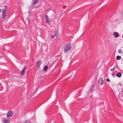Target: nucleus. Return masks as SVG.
Returning <instances> with one entry per match:
<instances>
[{"mask_svg":"<svg viewBox=\"0 0 123 123\" xmlns=\"http://www.w3.org/2000/svg\"><path fill=\"white\" fill-rule=\"evenodd\" d=\"M3 8L2 10V20L5 21L6 16V11L8 8L7 6L5 5H4Z\"/></svg>","mask_w":123,"mask_h":123,"instance_id":"nucleus-1","label":"nucleus"},{"mask_svg":"<svg viewBox=\"0 0 123 123\" xmlns=\"http://www.w3.org/2000/svg\"><path fill=\"white\" fill-rule=\"evenodd\" d=\"M71 46L69 44H67L65 46L64 51V52H67L71 49Z\"/></svg>","mask_w":123,"mask_h":123,"instance_id":"nucleus-2","label":"nucleus"},{"mask_svg":"<svg viewBox=\"0 0 123 123\" xmlns=\"http://www.w3.org/2000/svg\"><path fill=\"white\" fill-rule=\"evenodd\" d=\"M13 115V113L11 111H9L8 112L7 114V116L8 117H11Z\"/></svg>","mask_w":123,"mask_h":123,"instance_id":"nucleus-3","label":"nucleus"},{"mask_svg":"<svg viewBox=\"0 0 123 123\" xmlns=\"http://www.w3.org/2000/svg\"><path fill=\"white\" fill-rule=\"evenodd\" d=\"M26 68V66L24 67V68L23 69L21 72V75H24L25 72V70Z\"/></svg>","mask_w":123,"mask_h":123,"instance_id":"nucleus-4","label":"nucleus"},{"mask_svg":"<svg viewBox=\"0 0 123 123\" xmlns=\"http://www.w3.org/2000/svg\"><path fill=\"white\" fill-rule=\"evenodd\" d=\"M113 35L115 38H117L119 36V34L116 32H114L113 33Z\"/></svg>","mask_w":123,"mask_h":123,"instance_id":"nucleus-5","label":"nucleus"},{"mask_svg":"<svg viewBox=\"0 0 123 123\" xmlns=\"http://www.w3.org/2000/svg\"><path fill=\"white\" fill-rule=\"evenodd\" d=\"M39 0H33L32 1V4L34 6L36 5L38 2Z\"/></svg>","mask_w":123,"mask_h":123,"instance_id":"nucleus-6","label":"nucleus"},{"mask_svg":"<svg viewBox=\"0 0 123 123\" xmlns=\"http://www.w3.org/2000/svg\"><path fill=\"white\" fill-rule=\"evenodd\" d=\"M98 82L101 85H102L104 83V81L102 78H100L99 79Z\"/></svg>","mask_w":123,"mask_h":123,"instance_id":"nucleus-7","label":"nucleus"},{"mask_svg":"<svg viewBox=\"0 0 123 123\" xmlns=\"http://www.w3.org/2000/svg\"><path fill=\"white\" fill-rule=\"evenodd\" d=\"M122 74L120 72H119L117 73L116 74V76L118 77H120L122 76Z\"/></svg>","mask_w":123,"mask_h":123,"instance_id":"nucleus-8","label":"nucleus"},{"mask_svg":"<svg viewBox=\"0 0 123 123\" xmlns=\"http://www.w3.org/2000/svg\"><path fill=\"white\" fill-rule=\"evenodd\" d=\"M41 63V60L37 62V67L39 68Z\"/></svg>","mask_w":123,"mask_h":123,"instance_id":"nucleus-9","label":"nucleus"},{"mask_svg":"<svg viewBox=\"0 0 123 123\" xmlns=\"http://www.w3.org/2000/svg\"><path fill=\"white\" fill-rule=\"evenodd\" d=\"M3 122L4 123H10L9 120L7 119H5L3 120Z\"/></svg>","mask_w":123,"mask_h":123,"instance_id":"nucleus-10","label":"nucleus"},{"mask_svg":"<svg viewBox=\"0 0 123 123\" xmlns=\"http://www.w3.org/2000/svg\"><path fill=\"white\" fill-rule=\"evenodd\" d=\"M46 21L48 24H50L51 22L48 19H47V17H46Z\"/></svg>","mask_w":123,"mask_h":123,"instance_id":"nucleus-11","label":"nucleus"},{"mask_svg":"<svg viewBox=\"0 0 123 123\" xmlns=\"http://www.w3.org/2000/svg\"><path fill=\"white\" fill-rule=\"evenodd\" d=\"M118 52L120 54H122L123 53L121 49H119L118 50Z\"/></svg>","mask_w":123,"mask_h":123,"instance_id":"nucleus-12","label":"nucleus"},{"mask_svg":"<svg viewBox=\"0 0 123 123\" xmlns=\"http://www.w3.org/2000/svg\"><path fill=\"white\" fill-rule=\"evenodd\" d=\"M48 68V66L47 65H46L43 68V69L45 71H46Z\"/></svg>","mask_w":123,"mask_h":123,"instance_id":"nucleus-13","label":"nucleus"},{"mask_svg":"<svg viewBox=\"0 0 123 123\" xmlns=\"http://www.w3.org/2000/svg\"><path fill=\"white\" fill-rule=\"evenodd\" d=\"M121 57L120 56L118 55L116 57V59L117 60H119L121 59Z\"/></svg>","mask_w":123,"mask_h":123,"instance_id":"nucleus-14","label":"nucleus"},{"mask_svg":"<svg viewBox=\"0 0 123 123\" xmlns=\"http://www.w3.org/2000/svg\"><path fill=\"white\" fill-rule=\"evenodd\" d=\"M25 123H31L30 121L27 120L25 121Z\"/></svg>","mask_w":123,"mask_h":123,"instance_id":"nucleus-15","label":"nucleus"},{"mask_svg":"<svg viewBox=\"0 0 123 123\" xmlns=\"http://www.w3.org/2000/svg\"><path fill=\"white\" fill-rule=\"evenodd\" d=\"M54 35H52L51 36V39H52L54 37Z\"/></svg>","mask_w":123,"mask_h":123,"instance_id":"nucleus-16","label":"nucleus"},{"mask_svg":"<svg viewBox=\"0 0 123 123\" xmlns=\"http://www.w3.org/2000/svg\"><path fill=\"white\" fill-rule=\"evenodd\" d=\"M106 81L107 82H109L110 81V80H109V79L107 78L106 79Z\"/></svg>","mask_w":123,"mask_h":123,"instance_id":"nucleus-17","label":"nucleus"},{"mask_svg":"<svg viewBox=\"0 0 123 123\" xmlns=\"http://www.w3.org/2000/svg\"><path fill=\"white\" fill-rule=\"evenodd\" d=\"M112 75L113 77H114L115 75V74H114L113 73V74H112Z\"/></svg>","mask_w":123,"mask_h":123,"instance_id":"nucleus-18","label":"nucleus"},{"mask_svg":"<svg viewBox=\"0 0 123 123\" xmlns=\"http://www.w3.org/2000/svg\"><path fill=\"white\" fill-rule=\"evenodd\" d=\"M114 68H113L112 69H111V71L112 70H114Z\"/></svg>","mask_w":123,"mask_h":123,"instance_id":"nucleus-19","label":"nucleus"},{"mask_svg":"<svg viewBox=\"0 0 123 123\" xmlns=\"http://www.w3.org/2000/svg\"><path fill=\"white\" fill-rule=\"evenodd\" d=\"M30 20L29 19H28V24H29L30 23Z\"/></svg>","mask_w":123,"mask_h":123,"instance_id":"nucleus-20","label":"nucleus"},{"mask_svg":"<svg viewBox=\"0 0 123 123\" xmlns=\"http://www.w3.org/2000/svg\"><path fill=\"white\" fill-rule=\"evenodd\" d=\"M121 96L123 97V93H122Z\"/></svg>","mask_w":123,"mask_h":123,"instance_id":"nucleus-21","label":"nucleus"},{"mask_svg":"<svg viewBox=\"0 0 123 123\" xmlns=\"http://www.w3.org/2000/svg\"><path fill=\"white\" fill-rule=\"evenodd\" d=\"M1 11V10L0 9V13Z\"/></svg>","mask_w":123,"mask_h":123,"instance_id":"nucleus-22","label":"nucleus"},{"mask_svg":"<svg viewBox=\"0 0 123 123\" xmlns=\"http://www.w3.org/2000/svg\"><path fill=\"white\" fill-rule=\"evenodd\" d=\"M122 38H123V35L122 36Z\"/></svg>","mask_w":123,"mask_h":123,"instance_id":"nucleus-23","label":"nucleus"},{"mask_svg":"<svg viewBox=\"0 0 123 123\" xmlns=\"http://www.w3.org/2000/svg\"><path fill=\"white\" fill-rule=\"evenodd\" d=\"M120 85V86H121V85H121V84Z\"/></svg>","mask_w":123,"mask_h":123,"instance_id":"nucleus-24","label":"nucleus"},{"mask_svg":"<svg viewBox=\"0 0 123 123\" xmlns=\"http://www.w3.org/2000/svg\"><path fill=\"white\" fill-rule=\"evenodd\" d=\"M122 16L123 17V15H122Z\"/></svg>","mask_w":123,"mask_h":123,"instance_id":"nucleus-25","label":"nucleus"}]
</instances>
